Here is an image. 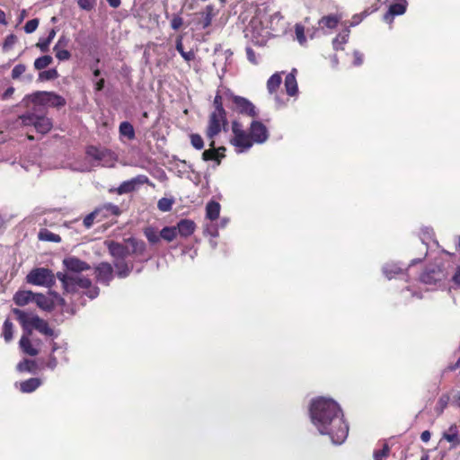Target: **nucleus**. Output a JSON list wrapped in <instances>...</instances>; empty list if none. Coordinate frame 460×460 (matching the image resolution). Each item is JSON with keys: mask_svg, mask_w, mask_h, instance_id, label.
Returning a JSON list of instances; mask_svg holds the SVG:
<instances>
[{"mask_svg": "<svg viewBox=\"0 0 460 460\" xmlns=\"http://www.w3.org/2000/svg\"><path fill=\"white\" fill-rule=\"evenodd\" d=\"M296 69H293L291 73L288 74L285 78V88L286 92L289 96H295L297 94L298 87L296 79L295 73Z\"/></svg>", "mask_w": 460, "mask_h": 460, "instance_id": "4be33fe9", "label": "nucleus"}, {"mask_svg": "<svg viewBox=\"0 0 460 460\" xmlns=\"http://www.w3.org/2000/svg\"><path fill=\"white\" fill-rule=\"evenodd\" d=\"M227 125L226 113L211 112L208 118L206 135L208 139H214Z\"/></svg>", "mask_w": 460, "mask_h": 460, "instance_id": "1a4fd4ad", "label": "nucleus"}, {"mask_svg": "<svg viewBox=\"0 0 460 460\" xmlns=\"http://www.w3.org/2000/svg\"><path fill=\"white\" fill-rule=\"evenodd\" d=\"M86 154L97 162L98 165L111 167L116 161L115 155L112 152L103 148H97L95 146H89Z\"/></svg>", "mask_w": 460, "mask_h": 460, "instance_id": "9b49d317", "label": "nucleus"}, {"mask_svg": "<svg viewBox=\"0 0 460 460\" xmlns=\"http://www.w3.org/2000/svg\"><path fill=\"white\" fill-rule=\"evenodd\" d=\"M172 201L166 198H162L158 200L157 207L163 212H167L172 209Z\"/></svg>", "mask_w": 460, "mask_h": 460, "instance_id": "c03bdc74", "label": "nucleus"}, {"mask_svg": "<svg viewBox=\"0 0 460 460\" xmlns=\"http://www.w3.org/2000/svg\"><path fill=\"white\" fill-rule=\"evenodd\" d=\"M35 293L30 290H20L13 296L14 303L19 306H24L34 300Z\"/></svg>", "mask_w": 460, "mask_h": 460, "instance_id": "aec40b11", "label": "nucleus"}, {"mask_svg": "<svg viewBox=\"0 0 460 460\" xmlns=\"http://www.w3.org/2000/svg\"><path fill=\"white\" fill-rule=\"evenodd\" d=\"M58 365V360L55 357H50L48 363H47V367L50 369H54Z\"/></svg>", "mask_w": 460, "mask_h": 460, "instance_id": "e2e57ef3", "label": "nucleus"}, {"mask_svg": "<svg viewBox=\"0 0 460 460\" xmlns=\"http://www.w3.org/2000/svg\"><path fill=\"white\" fill-rule=\"evenodd\" d=\"M183 24V20L179 15H174L172 19L171 20V27L174 31H177L181 28V26Z\"/></svg>", "mask_w": 460, "mask_h": 460, "instance_id": "5fc2aeb1", "label": "nucleus"}, {"mask_svg": "<svg viewBox=\"0 0 460 460\" xmlns=\"http://www.w3.org/2000/svg\"><path fill=\"white\" fill-rule=\"evenodd\" d=\"M33 301L45 311H51L54 307L52 300L42 294H35Z\"/></svg>", "mask_w": 460, "mask_h": 460, "instance_id": "5701e85b", "label": "nucleus"}, {"mask_svg": "<svg viewBox=\"0 0 460 460\" xmlns=\"http://www.w3.org/2000/svg\"><path fill=\"white\" fill-rule=\"evenodd\" d=\"M30 335L31 334L26 333L21 337L19 341L20 348L27 355L37 356L40 349L32 344L29 338Z\"/></svg>", "mask_w": 460, "mask_h": 460, "instance_id": "a211bd4d", "label": "nucleus"}, {"mask_svg": "<svg viewBox=\"0 0 460 460\" xmlns=\"http://www.w3.org/2000/svg\"><path fill=\"white\" fill-rule=\"evenodd\" d=\"M383 272L389 279L402 272V269L395 263H387L383 267Z\"/></svg>", "mask_w": 460, "mask_h": 460, "instance_id": "c756f323", "label": "nucleus"}, {"mask_svg": "<svg viewBox=\"0 0 460 460\" xmlns=\"http://www.w3.org/2000/svg\"><path fill=\"white\" fill-rule=\"evenodd\" d=\"M389 451H390V448H389L388 445L384 444L382 449L376 450L374 452L375 460H385V458L387 457Z\"/></svg>", "mask_w": 460, "mask_h": 460, "instance_id": "a18cd8bd", "label": "nucleus"}, {"mask_svg": "<svg viewBox=\"0 0 460 460\" xmlns=\"http://www.w3.org/2000/svg\"><path fill=\"white\" fill-rule=\"evenodd\" d=\"M53 50L55 51L56 58L60 61L68 60L71 57L70 52L65 49L53 48Z\"/></svg>", "mask_w": 460, "mask_h": 460, "instance_id": "de8ad7c7", "label": "nucleus"}, {"mask_svg": "<svg viewBox=\"0 0 460 460\" xmlns=\"http://www.w3.org/2000/svg\"><path fill=\"white\" fill-rule=\"evenodd\" d=\"M211 142L209 144L210 148L205 150L202 154V158L205 161L216 160L219 163L220 155L217 150L215 148V141L214 139H210Z\"/></svg>", "mask_w": 460, "mask_h": 460, "instance_id": "bb28decb", "label": "nucleus"}, {"mask_svg": "<svg viewBox=\"0 0 460 460\" xmlns=\"http://www.w3.org/2000/svg\"><path fill=\"white\" fill-rule=\"evenodd\" d=\"M22 126H33L37 132L46 134L52 128V121L46 117L42 111L31 107L29 111L18 117Z\"/></svg>", "mask_w": 460, "mask_h": 460, "instance_id": "423d86ee", "label": "nucleus"}, {"mask_svg": "<svg viewBox=\"0 0 460 460\" xmlns=\"http://www.w3.org/2000/svg\"><path fill=\"white\" fill-rule=\"evenodd\" d=\"M201 14L203 16L202 27L204 29L208 28L211 24L212 20H213V18L215 16L213 5H211V4L207 5L205 10H204V12Z\"/></svg>", "mask_w": 460, "mask_h": 460, "instance_id": "72a5a7b5", "label": "nucleus"}, {"mask_svg": "<svg viewBox=\"0 0 460 460\" xmlns=\"http://www.w3.org/2000/svg\"><path fill=\"white\" fill-rule=\"evenodd\" d=\"M14 42H15V37L13 35H9L4 40V49H8L12 48V46L14 44Z\"/></svg>", "mask_w": 460, "mask_h": 460, "instance_id": "13d9d810", "label": "nucleus"}, {"mask_svg": "<svg viewBox=\"0 0 460 460\" xmlns=\"http://www.w3.org/2000/svg\"><path fill=\"white\" fill-rule=\"evenodd\" d=\"M96 278L99 282L108 285L113 278V269L111 264L102 262L96 267Z\"/></svg>", "mask_w": 460, "mask_h": 460, "instance_id": "dca6fc26", "label": "nucleus"}, {"mask_svg": "<svg viewBox=\"0 0 460 460\" xmlns=\"http://www.w3.org/2000/svg\"><path fill=\"white\" fill-rule=\"evenodd\" d=\"M149 180L146 175H137L128 181H123L118 188L119 194H125L134 191L138 186L148 183Z\"/></svg>", "mask_w": 460, "mask_h": 460, "instance_id": "ddd939ff", "label": "nucleus"}, {"mask_svg": "<svg viewBox=\"0 0 460 460\" xmlns=\"http://www.w3.org/2000/svg\"><path fill=\"white\" fill-rule=\"evenodd\" d=\"M63 264L71 273L58 272L57 277L62 282L66 292L75 293L79 289H86L85 295L87 296L91 299L97 297L99 288L97 287H92V282L89 279L75 274L90 269V266L85 261L76 257H67L64 259Z\"/></svg>", "mask_w": 460, "mask_h": 460, "instance_id": "f03ea898", "label": "nucleus"}, {"mask_svg": "<svg viewBox=\"0 0 460 460\" xmlns=\"http://www.w3.org/2000/svg\"><path fill=\"white\" fill-rule=\"evenodd\" d=\"M190 142L194 148L200 150L204 146L202 137L199 134H192L190 136Z\"/></svg>", "mask_w": 460, "mask_h": 460, "instance_id": "8fccbe9b", "label": "nucleus"}, {"mask_svg": "<svg viewBox=\"0 0 460 460\" xmlns=\"http://www.w3.org/2000/svg\"><path fill=\"white\" fill-rule=\"evenodd\" d=\"M295 32H296V40L299 41V43L304 44L306 41V39L305 36L304 26H302L300 24H296L295 27Z\"/></svg>", "mask_w": 460, "mask_h": 460, "instance_id": "3c124183", "label": "nucleus"}, {"mask_svg": "<svg viewBox=\"0 0 460 460\" xmlns=\"http://www.w3.org/2000/svg\"><path fill=\"white\" fill-rule=\"evenodd\" d=\"M454 281L460 285V267L457 268L456 274L453 277Z\"/></svg>", "mask_w": 460, "mask_h": 460, "instance_id": "774afa93", "label": "nucleus"}, {"mask_svg": "<svg viewBox=\"0 0 460 460\" xmlns=\"http://www.w3.org/2000/svg\"><path fill=\"white\" fill-rule=\"evenodd\" d=\"M125 242L128 244L129 254L142 255L146 251V243L142 240L130 237Z\"/></svg>", "mask_w": 460, "mask_h": 460, "instance_id": "412c9836", "label": "nucleus"}, {"mask_svg": "<svg viewBox=\"0 0 460 460\" xmlns=\"http://www.w3.org/2000/svg\"><path fill=\"white\" fill-rule=\"evenodd\" d=\"M354 65L360 66L363 63V55L358 51H354Z\"/></svg>", "mask_w": 460, "mask_h": 460, "instance_id": "052dcab7", "label": "nucleus"}, {"mask_svg": "<svg viewBox=\"0 0 460 460\" xmlns=\"http://www.w3.org/2000/svg\"><path fill=\"white\" fill-rule=\"evenodd\" d=\"M176 49L180 54L184 51L181 37H179L176 40Z\"/></svg>", "mask_w": 460, "mask_h": 460, "instance_id": "0e129e2a", "label": "nucleus"}, {"mask_svg": "<svg viewBox=\"0 0 460 460\" xmlns=\"http://www.w3.org/2000/svg\"><path fill=\"white\" fill-rule=\"evenodd\" d=\"M430 437H431V434L429 430H425L421 433L420 435V439L423 441V442H428L429 441L430 439Z\"/></svg>", "mask_w": 460, "mask_h": 460, "instance_id": "338daca9", "label": "nucleus"}, {"mask_svg": "<svg viewBox=\"0 0 460 460\" xmlns=\"http://www.w3.org/2000/svg\"><path fill=\"white\" fill-rule=\"evenodd\" d=\"M38 26H39V20L31 19L25 23L24 31L26 33H32L37 30Z\"/></svg>", "mask_w": 460, "mask_h": 460, "instance_id": "603ef678", "label": "nucleus"}, {"mask_svg": "<svg viewBox=\"0 0 460 460\" xmlns=\"http://www.w3.org/2000/svg\"><path fill=\"white\" fill-rule=\"evenodd\" d=\"M340 19L341 18L337 15H326L320 19L319 25L321 26L322 29H334L338 25Z\"/></svg>", "mask_w": 460, "mask_h": 460, "instance_id": "b1692460", "label": "nucleus"}, {"mask_svg": "<svg viewBox=\"0 0 460 460\" xmlns=\"http://www.w3.org/2000/svg\"><path fill=\"white\" fill-rule=\"evenodd\" d=\"M34 367H35V362L31 359H24V360L21 361L17 366L18 370L22 371H22L32 372Z\"/></svg>", "mask_w": 460, "mask_h": 460, "instance_id": "79ce46f5", "label": "nucleus"}, {"mask_svg": "<svg viewBox=\"0 0 460 460\" xmlns=\"http://www.w3.org/2000/svg\"><path fill=\"white\" fill-rule=\"evenodd\" d=\"M312 423L320 434L328 435L335 445L342 444L349 433L340 405L330 398L314 399L310 405Z\"/></svg>", "mask_w": 460, "mask_h": 460, "instance_id": "f257e3e1", "label": "nucleus"}, {"mask_svg": "<svg viewBox=\"0 0 460 460\" xmlns=\"http://www.w3.org/2000/svg\"><path fill=\"white\" fill-rule=\"evenodd\" d=\"M26 280L35 286L51 287L55 282V277L47 268H36L30 271Z\"/></svg>", "mask_w": 460, "mask_h": 460, "instance_id": "6e6552de", "label": "nucleus"}, {"mask_svg": "<svg viewBox=\"0 0 460 460\" xmlns=\"http://www.w3.org/2000/svg\"><path fill=\"white\" fill-rule=\"evenodd\" d=\"M177 228L175 226L164 227L160 232L161 238L167 242H172L177 236Z\"/></svg>", "mask_w": 460, "mask_h": 460, "instance_id": "e433bc0d", "label": "nucleus"}, {"mask_svg": "<svg viewBox=\"0 0 460 460\" xmlns=\"http://www.w3.org/2000/svg\"><path fill=\"white\" fill-rule=\"evenodd\" d=\"M22 104L30 109L36 107L38 111H41V107H62L66 104L65 99L52 92H35L26 95Z\"/></svg>", "mask_w": 460, "mask_h": 460, "instance_id": "20e7f679", "label": "nucleus"}, {"mask_svg": "<svg viewBox=\"0 0 460 460\" xmlns=\"http://www.w3.org/2000/svg\"><path fill=\"white\" fill-rule=\"evenodd\" d=\"M114 265L117 270V275L119 278H125L128 276L132 269V267L128 266V263L123 260H118Z\"/></svg>", "mask_w": 460, "mask_h": 460, "instance_id": "2f4dec72", "label": "nucleus"}, {"mask_svg": "<svg viewBox=\"0 0 460 460\" xmlns=\"http://www.w3.org/2000/svg\"><path fill=\"white\" fill-rule=\"evenodd\" d=\"M98 209H101V213H105L104 216L106 217L108 214L118 216L120 214V209L118 206L108 203L104 204L102 207L99 208Z\"/></svg>", "mask_w": 460, "mask_h": 460, "instance_id": "4c0bfd02", "label": "nucleus"}, {"mask_svg": "<svg viewBox=\"0 0 460 460\" xmlns=\"http://www.w3.org/2000/svg\"><path fill=\"white\" fill-rule=\"evenodd\" d=\"M105 243L111 255L117 260H124V258L129 255V248L128 246L114 241H107Z\"/></svg>", "mask_w": 460, "mask_h": 460, "instance_id": "2eb2a0df", "label": "nucleus"}, {"mask_svg": "<svg viewBox=\"0 0 460 460\" xmlns=\"http://www.w3.org/2000/svg\"><path fill=\"white\" fill-rule=\"evenodd\" d=\"M244 34L255 45L262 46L266 44L270 32L268 28L263 26L262 21L259 17H254L244 30Z\"/></svg>", "mask_w": 460, "mask_h": 460, "instance_id": "0eeeda50", "label": "nucleus"}, {"mask_svg": "<svg viewBox=\"0 0 460 460\" xmlns=\"http://www.w3.org/2000/svg\"><path fill=\"white\" fill-rule=\"evenodd\" d=\"M406 6V0H396L394 4L390 5L388 12L384 15V21L387 23H392L394 16L402 15L405 13Z\"/></svg>", "mask_w": 460, "mask_h": 460, "instance_id": "4468645a", "label": "nucleus"}, {"mask_svg": "<svg viewBox=\"0 0 460 460\" xmlns=\"http://www.w3.org/2000/svg\"><path fill=\"white\" fill-rule=\"evenodd\" d=\"M447 278V273L439 266L428 268L420 276L421 282L425 284H435Z\"/></svg>", "mask_w": 460, "mask_h": 460, "instance_id": "f8f14e48", "label": "nucleus"}, {"mask_svg": "<svg viewBox=\"0 0 460 460\" xmlns=\"http://www.w3.org/2000/svg\"><path fill=\"white\" fill-rule=\"evenodd\" d=\"M220 204L216 201H210L206 206V216L210 220H215L219 217Z\"/></svg>", "mask_w": 460, "mask_h": 460, "instance_id": "a878e982", "label": "nucleus"}, {"mask_svg": "<svg viewBox=\"0 0 460 460\" xmlns=\"http://www.w3.org/2000/svg\"><path fill=\"white\" fill-rule=\"evenodd\" d=\"M181 56L183 58V59L187 62H190L195 58V54L192 50H190L188 52L183 51L181 53Z\"/></svg>", "mask_w": 460, "mask_h": 460, "instance_id": "bf43d9fd", "label": "nucleus"}, {"mask_svg": "<svg viewBox=\"0 0 460 460\" xmlns=\"http://www.w3.org/2000/svg\"><path fill=\"white\" fill-rule=\"evenodd\" d=\"M68 39L66 36H61L56 45L54 46L55 49H65L68 44Z\"/></svg>", "mask_w": 460, "mask_h": 460, "instance_id": "6e6d98bb", "label": "nucleus"}, {"mask_svg": "<svg viewBox=\"0 0 460 460\" xmlns=\"http://www.w3.org/2000/svg\"><path fill=\"white\" fill-rule=\"evenodd\" d=\"M232 131L234 137L231 139V143L234 146L238 153L249 150L253 143L263 144L269 137L266 126L258 120H253L251 123L249 134L243 130L240 122L234 120L232 123Z\"/></svg>", "mask_w": 460, "mask_h": 460, "instance_id": "7ed1b4c3", "label": "nucleus"}, {"mask_svg": "<svg viewBox=\"0 0 460 460\" xmlns=\"http://www.w3.org/2000/svg\"><path fill=\"white\" fill-rule=\"evenodd\" d=\"M214 111L213 112L217 113H226L224 107H223V102H222V96L220 94H217L214 99Z\"/></svg>", "mask_w": 460, "mask_h": 460, "instance_id": "09e8293b", "label": "nucleus"}, {"mask_svg": "<svg viewBox=\"0 0 460 460\" xmlns=\"http://www.w3.org/2000/svg\"><path fill=\"white\" fill-rule=\"evenodd\" d=\"M77 3L83 10L90 11L94 7L96 0H78Z\"/></svg>", "mask_w": 460, "mask_h": 460, "instance_id": "864d4df0", "label": "nucleus"}, {"mask_svg": "<svg viewBox=\"0 0 460 460\" xmlns=\"http://www.w3.org/2000/svg\"><path fill=\"white\" fill-rule=\"evenodd\" d=\"M13 313L16 315L21 325L28 334H31L32 329L46 336H54V331L49 326V323L38 315L28 313L18 308H13Z\"/></svg>", "mask_w": 460, "mask_h": 460, "instance_id": "39448f33", "label": "nucleus"}, {"mask_svg": "<svg viewBox=\"0 0 460 460\" xmlns=\"http://www.w3.org/2000/svg\"><path fill=\"white\" fill-rule=\"evenodd\" d=\"M40 384L41 382L39 378H30L21 383L20 389L22 393H31L35 391Z\"/></svg>", "mask_w": 460, "mask_h": 460, "instance_id": "393cba45", "label": "nucleus"}, {"mask_svg": "<svg viewBox=\"0 0 460 460\" xmlns=\"http://www.w3.org/2000/svg\"><path fill=\"white\" fill-rule=\"evenodd\" d=\"M14 88L13 86L8 87L5 92L2 95L3 100H8L14 93Z\"/></svg>", "mask_w": 460, "mask_h": 460, "instance_id": "680f3d73", "label": "nucleus"}, {"mask_svg": "<svg viewBox=\"0 0 460 460\" xmlns=\"http://www.w3.org/2000/svg\"><path fill=\"white\" fill-rule=\"evenodd\" d=\"M246 55H247V58L249 59V61L251 63L257 64V59H256V57H255V53H254V51L250 47L246 48Z\"/></svg>", "mask_w": 460, "mask_h": 460, "instance_id": "4d7b16f0", "label": "nucleus"}, {"mask_svg": "<svg viewBox=\"0 0 460 460\" xmlns=\"http://www.w3.org/2000/svg\"><path fill=\"white\" fill-rule=\"evenodd\" d=\"M349 34V31H346L343 33L339 34L332 41L333 48L335 49L341 48V46L347 42Z\"/></svg>", "mask_w": 460, "mask_h": 460, "instance_id": "ea45409f", "label": "nucleus"}, {"mask_svg": "<svg viewBox=\"0 0 460 460\" xmlns=\"http://www.w3.org/2000/svg\"><path fill=\"white\" fill-rule=\"evenodd\" d=\"M101 214V209H95L94 211H93L92 213L88 214L84 219V226L86 227V228H90L93 224V221L95 219V217Z\"/></svg>", "mask_w": 460, "mask_h": 460, "instance_id": "49530a36", "label": "nucleus"}, {"mask_svg": "<svg viewBox=\"0 0 460 460\" xmlns=\"http://www.w3.org/2000/svg\"><path fill=\"white\" fill-rule=\"evenodd\" d=\"M119 134L122 137H127L129 140H132L135 138V130L133 126L128 122L123 121L119 125Z\"/></svg>", "mask_w": 460, "mask_h": 460, "instance_id": "cd10ccee", "label": "nucleus"}, {"mask_svg": "<svg viewBox=\"0 0 460 460\" xmlns=\"http://www.w3.org/2000/svg\"><path fill=\"white\" fill-rule=\"evenodd\" d=\"M104 79L102 78V79H99L98 81L95 82V85H94V88L96 91H102L104 87Z\"/></svg>", "mask_w": 460, "mask_h": 460, "instance_id": "69168bd1", "label": "nucleus"}, {"mask_svg": "<svg viewBox=\"0 0 460 460\" xmlns=\"http://www.w3.org/2000/svg\"><path fill=\"white\" fill-rule=\"evenodd\" d=\"M145 236L151 243H157L160 241L161 236L157 234L155 228L149 226L144 231Z\"/></svg>", "mask_w": 460, "mask_h": 460, "instance_id": "58836bf2", "label": "nucleus"}, {"mask_svg": "<svg viewBox=\"0 0 460 460\" xmlns=\"http://www.w3.org/2000/svg\"><path fill=\"white\" fill-rule=\"evenodd\" d=\"M27 67L25 65L23 64H18L16 65L13 70H12V74H11V76L13 80H17V79H20L21 76L25 73Z\"/></svg>", "mask_w": 460, "mask_h": 460, "instance_id": "37998d69", "label": "nucleus"}, {"mask_svg": "<svg viewBox=\"0 0 460 460\" xmlns=\"http://www.w3.org/2000/svg\"><path fill=\"white\" fill-rule=\"evenodd\" d=\"M282 82V78L279 73L272 75L267 82V89L270 93H273L277 91Z\"/></svg>", "mask_w": 460, "mask_h": 460, "instance_id": "c85d7f7f", "label": "nucleus"}, {"mask_svg": "<svg viewBox=\"0 0 460 460\" xmlns=\"http://www.w3.org/2000/svg\"><path fill=\"white\" fill-rule=\"evenodd\" d=\"M229 98L233 103V110L238 113L255 118L258 116L256 107L246 98L229 93Z\"/></svg>", "mask_w": 460, "mask_h": 460, "instance_id": "9d476101", "label": "nucleus"}, {"mask_svg": "<svg viewBox=\"0 0 460 460\" xmlns=\"http://www.w3.org/2000/svg\"><path fill=\"white\" fill-rule=\"evenodd\" d=\"M53 61V58L49 55L40 57L34 61V67L36 70H42L49 66Z\"/></svg>", "mask_w": 460, "mask_h": 460, "instance_id": "c9c22d12", "label": "nucleus"}, {"mask_svg": "<svg viewBox=\"0 0 460 460\" xmlns=\"http://www.w3.org/2000/svg\"><path fill=\"white\" fill-rule=\"evenodd\" d=\"M442 438L451 444V448L456 447L460 444L458 427L456 424L450 425V427L444 431Z\"/></svg>", "mask_w": 460, "mask_h": 460, "instance_id": "f3484780", "label": "nucleus"}, {"mask_svg": "<svg viewBox=\"0 0 460 460\" xmlns=\"http://www.w3.org/2000/svg\"><path fill=\"white\" fill-rule=\"evenodd\" d=\"M56 36V30L52 29L49 32V36L46 39H40L38 43L36 44V47L40 49L42 52H47L49 50V45L53 39Z\"/></svg>", "mask_w": 460, "mask_h": 460, "instance_id": "7c9ffc66", "label": "nucleus"}, {"mask_svg": "<svg viewBox=\"0 0 460 460\" xmlns=\"http://www.w3.org/2000/svg\"><path fill=\"white\" fill-rule=\"evenodd\" d=\"M175 227L177 228L178 234L183 237H188L193 234L195 230V223L189 219H182Z\"/></svg>", "mask_w": 460, "mask_h": 460, "instance_id": "6ab92c4d", "label": "nucleus"}, {"mask_svg": "<svg viewBox=\"0 0 460 460\" xmlns=\"http://www.w3.org/2000/svg\"><path fill=\"white\" fill-rule=\"evenodd\" d=\"M58 77V73L56 69H49L40 73L39 78L41 81L54 80Z\"/></svg>", "mask_w": 460, "mask_h": 460, "instance_id": "a19ab883", "label": "nucleus"}, {"mask_svg": "<svg viewBox=\"0 0 460 460\" xmlns=\"http://www.w3.org/2000/svg\"><path fill=\"white\" fill-rule=\"evenodd\" d=\"M39 239L41 241L59 243L61 238L58 234L50 232L48 229H41L39 232Z\"/></svg>", "mask_w": 460, "mask_h": 460, "instance_id": "473e14b6", "label": "nucleus"}, {"mask_svg": "<svg viewBox=\"0 0 460 460\" xmlns=\"http://www.w3.org/2000/svg\"><path fill=\"white\" fill-rule=\"evenodd\" d=\"M3 336H4V339L5 342H10L13 340V323L9 319H6L4 322V324H3Z\"/></svg>", "mask_w": 460, "mask_h": 460, "instance_id": "f704fd0d", "label": "nucleus"}]
</instances>
